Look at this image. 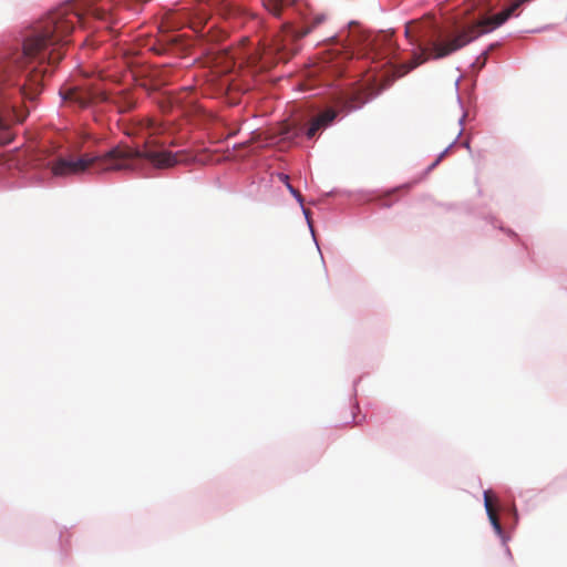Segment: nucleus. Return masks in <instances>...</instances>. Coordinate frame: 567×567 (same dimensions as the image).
<instances>
[{"instance_id": "nucleus-14", "label": "nucleus", "mask_w": 567, "mask_h": 567, "mask_svg": "<svg viewBox=\"0 0 567 567\" xmlns=\"http://www.w3.org/2000/svg\"><path fill=\"white\" fill-rule=\"evenodd\" d=\"M300 130L296 127H290L289 125H285L281 130L280 134L284 138H293L299 135Z\"/></svg>"}, {"instance_id": "nucleus-6", "label": "nucleus", "mask_w": 567, "mask_h": 567, "mask_svg": "<svg viewBox=\"0 0 567 567\" xmlns=\"http://www.w3.org/2000/svg\"><path fill=\"white\" fill-rule=\"evenodd\" d=\"M165 19L167 27L169 28L179 29L188 24L192 29L198 30L208 21L209 14L205 7L200 4L196 9L183 8L181 10L169 12Z\"/></svg>"}, {"instance_id": "nucleus-16", "label": "nucleus", "mask_w": 567, "mask_h": 567, "mask_svg": "<svg viewBox=\"0 0 567 567\" xmlns=\"http://www.w3.org/2000/svg\"><path fill=\"white\" fill-rule=\"evenodd\" d=\"M279 178H280V181H281L282 183H285L286 185H287V184H289V176H288V175L281 174V175L279 176Z\"/></svg>"}, {"instance_id": "nucleus-11", "label": "nucleus", "mask_w": 567, "mask_h": 567, "mask_svg": "<svg viewBox=\"0 0 567 567\" xmlns=\"http://www.w3.org/2000/svg\"><path fill=\"white\" fill-rule=\"evenodd\" d=\"M265 8L275 17H280L285 6L289 4L291 0H262Z\"/></svg>"}, {"instance_id": "nucleus-10", "label": "nucleus", "mask_w": 567, "mask_h": 567, "mask_svg": "<svg viewBox=\"0 0 567 567\" xmlns=\"http://www.w3.org/2000/svg\"><path fill=\"white\" fill-rule=\"evenodd\" d=\"M484 504L492 526L496 529V507L494 504L493 492H484Z\"/></svg>"}, {"instance_id": "nucleus-1", "label": "nucleus", "mask_w": 567, "mask_h": 567, "mask_svg": "<svg viewBox=\"0 0 567 567\" xmlns=\"http://www.w3.org/2000/svg\"><path fill=\"white\" fill-rule=\"evenodd\" d=\"M80 20L69 7L49 13L24 40L22 53L0 65V145L13 140L11 125L22 122L28 113L19 104L40 94L49 66L62 60L66 38Z\"/></svg>"}, {"instance_id": "nucleus-7", "label": "nucleus", "mask_w": 567, "mask_h": 567, "mask_svg": "<svg viewBox=\"0 0 567 567\" xmlns=\"http://www.w3.org/2000/svg\"><path fill=\"white\" fill-rule=\"evenodd\" d=\"M367 102V92L362 89L339 91L332 96L333 105L341 112L361 107Z\"/></svg>"}, {"instance_id": "nucleus-13", "label": "nucleus", "mask_w": 567, "mask_h": 567, "mask_svg": "<svg viewBox=\"0 0 567 567\" xmlns=\"http://www.w3.org/2000/svg\"><path fill=\"white\" fill-rule=\"evenodd\" d=\"M90 13L102 21H107L111 17V12L109 9H105L103 7H93L90 9Z\"/></svg>"}, {"instance_id": "nucleus-12", "label": "nucleus", "mask_w": 567, "mask_h": 567, "mask_svg": "<svg viewBox=\"0 0 567 567\" xmlns=\"http://www.w3.org/2000/svg\"><path fill=\"white\" fill-rule=\"evenodd\" d=\"M519 6L520 1H516L507 9L498 12V27L505 23L512 17Z\"/></svg>"}, {"instance_id": "nucleus-5", "label": "nucleus", "mask_w": 567, "mask_h": 567, "mask_svg": "<svg viewBox=\"0 0 567 567\" xmlns=\"http://www.w3.org/2000/svg\"><path fill=\"white\" fill-rule=\"evenodd\" d=\"M64 101L76 104L81 109H85L91 104L99 102H107L113 104L120 113L133 110L136 105V99L130 91H118L106 93L104 91H85L79 87H69L62 92Z\"/></svg>"}, {"instance_id": "nucleus-3", "label": "nucleus", "mask_w": 567, "mask_h": 567, "mask_svg": "<svg viewBox=\"0 0 567 567\" xmlns=\"http://www.w3.org/2000/svg\"><path fill=\"white\" fill-rule=\"evenodd\" d=\"M163 132V124L153 118L137 120L127 128L126 134L145 137L143 150L117 145L102 155L85 153L79 158L59 157L51 163V172L54 176L66 177L81 175L90 168L95 173L132 171L136 168L138 159L148 161L155 168H171L183 161L182 154L157 150L164 143L153 137Z\"/></svg>"}, {"instance_id": "nucleus-4", "label": "nucleus", "mask_w": 567, "mask_h": 567, "mask_svg": "<svg viewBox=\"0 0 567 567\" xmlns=\"http://www.w3.org/2000/svg\"><path fill=\"white\" fill-rule=\"evenodd\" d=\"M327 20L324 13H318L306 22V25L297 31L282 28L268 44H264L260 51V60L265 66H272L278 62H287L295 53V42L313 30Z\"/></svg>"}, {"instance_id": "nucleus-17", "label": "nucleus", "mask_w": 567, "mask_h": 567, "mask_svg": "<svg viewBox=\"0 0 567 567\" xmlns=\"http://www.w3.org/2000/svg\"><path fill=\"white\" fill-rule=\"evenodd\" d=\"M303 214H305V216H306V218H307L308 223L310 224V210L305 208V209H303Z\"/></svg>"}, {"instance_id": "nucleus-2", "label": "nucleus", "mask_w": 567, "mask_h": 567, "mask_svg": "<svg viewBox=\"0 0 567 567\" xmlns=\"http://www.w3.org/2000/svg\"><path fill=\"white\" fill-rule=\"evenodd\" d=\"M495 28L496 11L491 0H478L467 18L451 24L439 25L431 17L406 23L405 35L417 45L419 51L405 63L390 64L383 75L384 86L430 59L439 60L453 54Z\"/></svg>"}, {"instance_id": "nucleus-15", "label": "nucleus", "mask_w": 567, "mask_h": 567, "mask_svg": "<svg viewBox=\"0 0 567 567\" xmlns=\"http://www.w3.org/2000/svg\"><path fill=\"white\" fill-rule=\"evenodd\" d=\"M287 188L296 197V199L302 205L303 204V197L300 194V192L297 190L296 188H293L290 184H287Z\"/></svg>"}, {"instance_id": "nucleus-9", "label": "nucleus", "mask_w": 567, "mask_h": 567, "mask_svg": "<svg viewBox=\"0 0 567 567\" xmlns=\"http://www.w3.org/2000/svg\"><path fill=\"white\" fill-rule=\"evenodd\" d=\"M193 94H194V90L192 87L183 89L181 92L176 93L172 97L173 106H178V107L184 109V107L194 105L196 99L192 97Z\"/></svg>"}, {"instance_id": "nucleus-18", "label": "nucleus", "mask_w": 567, "mask_h": 567, "mask_svg": "<svg viewBox=\"0 0 567 567\" xmlns=\"http://www.w3.org/2000/svg\"><path fill=\"white\" fill-rule=\"evenodd\" d=\"M497 530H498V535L502 533V527H501V524L498 523V527H497Z\"/></svg>"}, {"instance_id": "nucleus-8", "label": "nucleus", "mask_w": 567, "mask_h": 567, "mask_svg": "<svg viewBox=\"0 0 567 567\" xmlns=\"http://www.w3.org/2000/svg\"><path fill=\"white\" fill-rule=\"evenodd\" d=\"M339 112L341 111L333 105L331 107H327L318 115L312 117L306 131V136L308 138H313L319 131L329 127L337 118Z\"/></svg>"}, {"instance_id": "nucleus-19", "label": "nucleus", "mask_w": 567, "mask_h": 567, "mask_svg": "<svg viewBox=\"0 0 567 567\" xmlns=\"http://www.w3.org/2000/svg\"><path fill=\"white\" fill-rule=\"evenodd\" d=\"M367 47H370V48H371V50H374V47H373V44H372V43H368V44H367Z\"/></svg>"}]
</instances>
